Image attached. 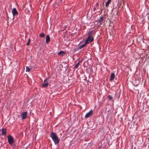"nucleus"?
Listing matches in <instances>:
<instances>
[{"label":"nucleus","mask_w":149,"mask_h":149,"mask_svg":"<svg viewBox=\"0 0 149 149\" xmlns=\"http://www.w3.org/2000/svg\"><path fill=\"white\" fill-rule=\"evenodd\" d=\"M50 136L52 138L55 145H56L58 144L60 140L56 133L53 132H52L50 135Z\"/></svg>","instance_id":"obj_1"},{"label":"nucleus","mask_w":149,"mask_h":149,"mask_svg":"<svg viewBox=\"0 0 149 149\" xmlns=\"http://www.w3.org/2000/svg\"><path fill=\"white\" fill-rule=\"evenodd\" d=\"M92 33H88V38L86 39L85 43L87 44H89L92 42L93 40V38L91 36Z\"/></svg>","instance_id":"obj_2"},{"label":"nucleus","mask_w":149,"mask_h":149,"mask_svg":"<svg viewBox=\"0 0 149 149\" xmlns=\"http://www.w3.org/2000/svg\"><path fill=\"white\" fill-rule=\"evenodd\" d=\"M8 142L10 145L12 144L14 142V139L11 135H9L8 136Z\"/></svg>","instance_id":"obj_3"},{"label":"nucleus","mask_w":149,"mask_h":149,"mask_svg":"<svg viewBox=\"0 0 149 149\" xmlns=\"http://www.w3.org/2000/svg\"><path fill=\"white\" fill-rule=\"evenodd\" d=\"M27 116V112H22L20 115L22 119V120L25 119L26 118Z\"/></svg>","instance_id":"obj_4"},{"label":"nucleus","mask_w":149,"mask_h":149,"mask_svg":"<svg viewBox=\"0 0 149 149\" xmlns=\"http://www.w3.org/2000/svg\"><path fill=\"white\" fill-rule=\"evenodd\" d=\"M93 111L92 110H91L89 112L87 113L85 116V118H88L91 117L92 115Z\"/></svg>","instance_id":"obj_5"},{"label":"nucleus","mask_w":149,"mask_h":149,"mask_svg":"<svg viewBox=\"0 0 149 149\" xmlns=\"http://www.w3.org/2000/svg\"><path fill=\"white\" fill-rule=\"evenodd\" d=\"M46 80H47V79H46L44 81L42 85V88H46L48 86V82H46Z\"/></svg>","instance_id":"obj_6"},{"label":"nucleus","mask_w":149,"mask_h":149,"mask_svg":"<svg viewBox=\"0 0 149 149\" xmlns=\"http://www.w3.org/2000/svg\"><path fill=\"white\" fill-rule=\"evenodd\" d=\"M12 13L14 16L18 15V13L15 8H13L12 10Z\"/></svg>","instance_id":"obj_7"},{"label":"nucleus","mask_w":149,"mask_h":149,"mask_svg":"<svg viewBox=\"0 0 149 149\" xmlns=\"http://www.w3.org/2000/svg\"><path fill=\"white\" fill-rule=\"evenodd\" d=\"M103 20V17L102 16L100 17L99 19L98 20V23L99 25H101L102 24Z\"/></svg>","instance_id":"obj_8"},{"label":"nucleus","mask_w":149,"mask_h":149,"mask_svg":"<svg viewBox=\"0 0 149 149\" xmlns=\"http://www.w3.org/2000/svg\"><path fill=\"white\" fill-rule=\"evenodd\" d=\"M115 77V75L114 73H112L110 75V81H113L114 80Z\"/></svg>","instance_id":"obj_9"},{"label":"nucleus","mask_w":149,"mask_h":149,"mask_svg":"<svg viewBox=\"0 0 149 149\" xmlns=\"http://www.w3.org/2000/svg\"><path fill=\"white\" fill-rule=\"evenodd\" d=\"M2 135H6V129L2 128L1 129Z\"/></svg>","instance_id":"obj_10"},{"label":"nucleus","mask_w":149,"mask_h":149,"mask_svg":"<svg viewBox=\"0 0 149 149\" xmlns=\"http://www.w3.org/2000/svg\"><path fill=\"white\" fill-rule=\"evenodd\" d=\"M65 52L62 51H61L58 53V54L59 56H63L65 54Z\"/></svg>","instance_id":"obj_11"},{"label":"nucleus","mask_w":149,"mask_h":149,"mask_svg":"<svg viewBox=\"0 0 149 149\" xmlns=\"http://www.w3.org/2000/svg\"><path fill=\"white\" fill-rule=\"evenodd\" d=\"M50 41V37L49 35H47V36L46 37V42L47 43H48V42Z\"/></svg>","instance_id":"obj_12"},{"label":"nucleus","mask_w":149,"mask_h":149,"mask_svg":"<svg viewBox=\"0 0 149 149\" xmlns=\"http://www.w3.org/2000/svg\"><path fill=\"white\" fill-rule=\"evenodd\" d=\"M86 44L85 42L84 44L79 46L78 47V49L79 50V49H81V48L84 47L85 46H86Z\"/></svg>","instance_id":"obj_13"},{"label":"nucleus","mask_w":149,"mask_h":149,"mask_svg":"<svg viewBox=\"0 0 149 149\" xmlns=\"http://www.w3.org/2000/svg\"><path fill=\"white\" fill-rule=\"evenodd\" d=\"M111 2V0H108L106 2L105 6L106 7L108 6Z\"/></svg>","instance_id":"obj_14"},{"label":"nucleus","mask_w":149,"mask_h":149,"mask_svg":"<svg viewBox=\"0 0 149 149\" xmlns=\"http://www.w3.org/2000/svg\"><path fill=\"white\" fill-rule=\"evenodd\" d=\"M79 62L75 65L74 67V68L75 69H77V68H78L79 65Z\"/></svg>","instance_id":"obj_15"},{"label":"nucleus","mask_w":149,"mask_h":149,"mask_svg":"<svg viewBox=\"0 0 149 149\" xmlns=\"http://www.w3.org/2000/svg\"><path fill=\"white\" fill-rule=\"evenodd\" d=\"M39 36L40 37H44L45 36V34L44 33H40Z\"/></svg>","instance_id":"obj_16"},{"label":"nucleus","mask_w":149,"mask_h":149,"mask_svg":"<svg viewBox=\"0 0 149 149\" xmlns=\"http://www.w3.org/2000/svg\"><path fill=\"white\" fill-rule=\"evenodd\" d=\"M30 71V69L28 66L26 67V71L29 72Z\"/></svg>","instance_id":"obj_17"},{"label":"nucleus","mask_w":149,"mask_h":149,"mask_svg":"<svg viewBox=\"0 0 149 149\" xmlns=\"http://www.w3.org/2000/svg\"><path fill=\"white\" fill-rule=\"evenodd\" d=\"M30 38H29L28 39V40L27 43L26 45L27 46H28L29 45L30 43Z\"/></svg>","instance_id":"obj_18"},{"label":"nucleus","mask_w":149,"mask_h":149,"mask_svg":"<svg viewBox=\"0 0 149 149\" xmlns=\"http://www.w3.org/2000/svg\"><path fill=\"white\" fill-rule=\"evenodd\" d=\"M108 98L109 100H111L112 99V97L111 95H109L108 96Z\"/></svg>","instance_id":"obj_19"},{"label":"nucleus","mask_w":149,"mask_h":149,"mask_svg":"<svg viewBox=\"0 0 149 149\" xmlns=\"http://www.w3.org/2000/svg\"><path fill=\"white\" fill-rule=\"evenodd\" d=\"M96 6H99V4L98 3H97L96 4Z\"/></svg>","instance_id":"obj_20"},{"label":"nucleus","mask_w":149,"mask_h":149,"mask_svg":"<svg viewBox=\"0 0 149 149\" xmlns=\"http://www.w3.org/2000/svg\"><path fill=\"white\" fill-rule=\"evenodd\" d=\"M93 10L95 11V8L94 7L93 8Z\"/></svg>","instance_id":"obj_21"},{"label":"nucleus","mask_w":149,"mask_h":149,"mask_svg":"<svg viewBox=\"0 0 149 149\" xmlns=\"http://www.w3.org/2000/svg\"><path fill=\"white\" fill-rule=\"evenodd\" d=\"M18 117L19 118V117H20V116H18Z\"/></svg>","instance_id":"obj_22"},{"label":"nucleus","mask_w":149,"mask_h":149,"mask_svg":"<svg viewBox=\"0 0 149 149\" xmlns=\"http://www.w3.org/2000/svg\"><path fill=\"white\" fill-rule=\"evenodd\" d=\"M27 10L29 12V11L28 10Z\"/></svg>","instance_id":"obj_23"}]
</instances>
